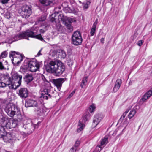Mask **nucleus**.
<instances>
[{"mask_svg": "<svg viewBox=\"0 0 152 152\" xmlns=\"http://www.w3.org/2000/svg\"><path fill=\"white\" fill-rule=\"evenodd\" d=\"M11 77L7 75L0 77V87H4L7 85L10 89H16L21 84L22 76L17 72H12Z\"/></svg>", "mask_w": 152, "mask_h": 152, "instance_id": "obj_1", "label": "nucleus"}, {"mask_svg": "<svg viewBox=\"0 0 152 152\" xmlns=\"http://www.w3.org/2000/svg\"><path fill=\"white\" fill-rule=\"evenodd\" d=\"M37 33L36 31L35 32L33 31L32 30L31 31L27 30L26 31L20 33L18 35L8 38L6 40V42L9 44H11L14 41L23 39L29 40L28 37L36 38L41 41H43V39L41 35H36Z\"/></svg>", "mask_w": 152, "mask_h": 152, "instance_id": "obj_2", "label": "nucleus"}, {"mask_svg": "<svg viewBox=\"0 0 152 152\" xmlns=\"http://www.w3.org/2000/svg\"><path fill=\"white\" fill-rule=\"evenodd\" d=\"M65 66L60 61H51L45 66L46 71L55 73L56 75H61L65 70Z\"/></svg>", "mask_w": 152, "mask_h": 152, "instance_id": "obj_3", "label": "nucleus"}, {"mask_svg": "<svg viewBox=\"0 0 152 152\" xmlns=\"http://www.w3.org/2000/svg\"><path fill=\"white\" fill-rule=\"evenodd\" d=\"M23 56L19 54L18 53L12 51L10 54V57L12 63L15 64H18L22 61Z\"/></svg>", "mask_w": 152, "mask_h": 152, "instance_id": "obj_4", "label": "nucleus"}, {"mask_svg": "<svg viewBox=\"0 0 152 152\" xmlns=\"http://www.w3.org/2000/svg\"><path fill=\"white\" fill-rule=\"evenodd\" d=\"M18 110L16 106L12 103L7 104L5 108L6 112L10 117L13 116L17 111Z\"/></svg>", "mask_w": 152, "mask_h": 152, "instance_id": "obj_5", "label": "nucleus"}, {"mask_svg": "<svg viewBox=\"0 0 152 152\" xmlns=\"http://www.w3.org/2000/svg\"><path fill=\"white\" fill-rule=\"evenodd\" d=\"M73 44L75 45H78L80 44L82 41V39L80 32L76 31L74 32L72 36Z\"/></svg>", "mask_w": 152, "mask_h": 152, "instance_id": "obj_6", "label": "nucleus"}, {"mask_svg": "<svg viewBox=\"0 0 152 152\" xmlns=\"http://www.w3.org/2000/svg\"><path fill=\"white\" fill-rule=\"evenodd\" d=\"M2 138L6 142H13L17 139V136L14 133H6Z\"/></svg>", "mask_w": 152, "mask_h": 152, "instance_id": "obj_7", "label": "nucleus"}, {"mask_svg": "<svg viewBox=\"0 0 152 152\" xmlns=\"http://www.w3.org/2000/svg\"><path fill=\"white\" fill-rule=\"evenodd\" d=\"M31 13V9L28 6L25 5L22 7L20 11V14L23 18H27L30 16Z\"/></svg>", "mask_w": 152, "mask_h": 152, "instance_id": "obj_8", "label": "nucleus"}, {"mask_svg": "<svg viewBox=\"0 0 152 152\" xmlns=\"http://www.w3.org/2000/svg\"><path fill=\"white\" fill-rule=\"evenodd\" d=\"M39 67V64L37 61H31L28 63V69L32 72H36Z\"/></svg>", "mask_w": 152, "mask_h": 152, "instance_id": "obj_9", "label": "nucleus"}, {"mask_svg": "<svg viewBox=\"0 0 152 152\" xmlns=\"http://www.w3.org/2000/svg\"><path fill=\"white\" fill-rule=\"evenodd\" d=\"M88 119L87 116H85L84 115L82 118V120H80L77 129L78 132H80L84 128L85 126L84 123Z\"/></svg>", "mask_w": 152, "mask_h": 152, "instance_id": "obj_10", "label": "nucleus"}, {"mask_svg": "<svg viewBox=\"0 0 152 152\" xmlns=\"http://www.w3.org/2000/svg\"><path fill=\"white\" fill-rule=\"evenodd\" d=\"M103 118V115L101 114H96L93 120L92 126L93 127H96L100 122Z\"/></svg>", "mask_w": 152, "mask_h": 152, "instance_id": "obj_11", "label": "nucleus"}, {"mask_svg": "<svg viewBox=\"0 0 152 152\" xmlns=\"http://www.w3.org/2000/svg\"><path fill=\"white\" fill-rule=\"evenodd\" d=\"M25 106L26 107H32L36 108L38 107V104L36 101L29 99L26 102Z\"/></svg>", "mask_w": 152, "mask_h": 152, "instance_id": "obj_12", "label": "nucleus"}, {"mask_svg": "<svg viewBox=\"0 0 152 152\" xmlns=\"http://www.w3.org/2000/svg\"><path fill=\"white\" fill-rule=\"evenodd\" d=\"M18 94L21 98H26L28 95V91L26 88H21L19 91Z\"/></svg>", "mask_w": 152, "mask_h": 152, "instance_id": "obj_13", "label": "nucleus"}, {"mask_svg": "<svg viewBox=\"0 0 152 152\" xmlns=\"http://www.w3.org/2000/svg\"><path fill=\"white\" fill-rule=\"evenodd\" d=\"M73 21L72 19L68 18L65 21V25L66 28L69 31V32L73 30V27L71 25V23Z\"/></svg>", "mask_w": 152, "mask_h": 152, "instance_id": "obj_14", "label": "nucleus"}, {"mask_svg": "<svg viewBox=\"0 0 152 152\" xmlns=\"http://www.w3.org/2000/svg\"><path fill=\"white\" fill-rule=\"evenodd\" d=\"M53 81L54 84L56 86L57 88L59 90L62 86V83L64 82V79L61 78L53 79Z\"/></svg>", "mask_w": 152, "mask_h": 152, "instance_id": "obj_15", "label": "nucleus"}, {"mask_svg": "<svg viewBox=\"0 0 152 152\" xmlns=\"http://www.w3.org/2000/svg\"><path fill=\"white\" fill-rule=\"evenodd\" d=\"M122 83L121 80L120 79H118L116 80L113 89L114 93L116 92L119 89Z\"/></svg>", "mask_w": 152, "mask_h": 152, "instance_id": "obj_16", "label": "nucleus"}, {"mask_svg": "<svg viewBox=\"0 0 152 152\" xmlns=\"http://www.w3.org/2000/svg\"><path fill=\"white\" fill-rule=\"evenodd\" d=\"M35 113L39 116H43L45 115V110L44 109L39 107L38 106L35 108L34 109Z\"/></svg>", "mask_w": 152, "mask_h": 152, "instance_id": "obj_17", "label": "nucleus"}, {"mask_svg": "<svg viewBox=\"0 0 152 152\" xmlns=\"http://www.w3.org/2000/svg\"><path fill=\"white\" fill-rule=\"evenodd\" d=\"M108 142V138L107 137H105L101 141L100 145H98L97 147L102 149Z\"/></svg>", "mask_w": 152, "mask_h": 152, "instance_id": "obj_18", "label": "nucleus"}, {"mask_svg": "<svg viewBox=\"0 0 152 152\" xmlns=\"http://www.w3.org/2000/svg\"><path fill=\"white\" fill-rule=\"evenodd\" d=\"M152 95V91H148L141 99L140 101L143 102H145L148 98Z\"/></svg>", "mask_w": 152, "mask_h": 152, "instance_id": "obj_19", "label": "nucleus"}, {"mask_svg": "<svg viewBox=\"0 0 152 152\" xmlns=\"http://www.w3.org/2000/svg\"><path fill=\"white\" fill-rule=\"evenodd\" d=\"M41 97H42L45 99H47L48 97H51V96L50 94H49V92L47 89H44L43 91L42 92Z\"/></svg>", "mask_w": 152, "mask_h": 152, "instance_id": "obj_20", "label": "nucleus"}, {"mask_svg": "<svg viewBox=\"0 0 152 152\" xmlns=\"http://www.w3.org/2000/svg\"><path fill=\"white\" fill-rule=\"evenodd\" d=\"M97 20H96L93 24L92 27L90 31V35L91 36H93L96 31V28L97 24Z\"/></svg>", "mask_w": 152, "mask_h": 152, "instance_id": "obj_21", "label": "nucleus"}, {"mask_svg": "<svg viewBox=\"0 0 152 152\" xmlns=\"http://www.w3.org/2000/svg\"><path fill=\"white\" fill-rule=\"evenodd\" d=\"M40 2L44 6H48L52 3V0H39Z\"/></svg>", "mask_w": 152, "mask_h": 152, "instance_id": "obj_22", "label": "nucleus"}, {"mask_svg": "<svg viewBox=\"0 0 152 152\" xmlns=\"http://www.w3.org/2000/svg\"><path fill=\"white\" fill-rule=\"evenodd\" d=\"M33 79L31 74H27L25 76V81L28 83L31 81Z\"/></svg>", "mask_w": 152, "mask_h": 152, "instance_id": "obj_23", "label": "nucleus"}, {"mask_svg": "<svg viewBox=\"0 0 152 152\" xmlns=\"http://www.w3.org/2000/svg\"><path fill=\"white\" fill-rule=\"evenodd\" d=\"M10 120H5L3 122V125L7 128V129H11Z\"/></svg>", "mask_w": 152, "mask_h": 152, "instance_id": "obj_24", "label": "nucleus"}, {"mask_svg": "<svg viewBox=\"0 0 152 152\" xmlns=\"http://www.w3.org/2000/svg\"><path fill=\"white\" fill-rule=\"evenodd\" d=\"M6 133L4 127L0 126V138H2Z\"/></svg>", "mask_w": 152, "mask_h": 152, "instance_id": "obj_25", "label": "nucleus"}, {"mask_svg": "<svg viewBox=\"0 0 152 152\" xmlns=\"http://www.w3.org/2000/svg\"><path fill=\"white\" fill-rule=\"evenodd\" d=\"M10 120V126H11V128H14L18 124V121H17L16 120Z\"/></svg>", "mask_w": 152, "mask_h": 152, "instance_id": "obj_26", "label": "nucleus"}, {"mask_svg": "<svg viewBox=\"0 0 152 152\" xmlns=\"http://www.w3.org/2000/svg\"><path fill=\"white\" fill-rule=\"evenodd\" d=\"M58 53V58H64L66 56L65 52L62 50H59Z\"/></svg>", "mask_w": 152, "mask_h": 152, "instance_id": "obj_27", "label": "nucleus"}, {"mask_svg": "<svg viewBox=\"0 0 152 152\" xmlns=\"http://www.w3.org/2000/svg\"><path fill=\"white\" fill-rule=\"evenodd\" d=\"M136 113L135 111L134 110H131L128 115V118L130 119L133 118L135 115Z\"/></svg>", "mask_w": 152, "mask_h": 152, "instance_id": "obj_28", "label": "nucleus"}, {"mask_svg": "<svg viewBox=\"0 0 152 152\" xmlns=\"http://www.w3.org/2000/svg\"><path fill=\"white\" fill-rule=\"evenodd\" d=\"M95 108L96 107L94 104H93L90 105L89 108L90 112L91 113L93 112L94 111H95Z\"/></svg>", "mask_w": 152, "mask_h": 152, "instance_id": "obj_29", "label": "nucleus"}, {"mask_svg": "<svg viewBox=\"0 0 152 152\" xmlns=\"http://www.w3.org/2000/svg\"><path fill=\"white\" fill-rule=\"evenodd\" d=\"M52 56L53 57H58V52L56 50H54L52 52Z\"/></svg>", "mask_w": 152, "mask_h": 152, "instance_id": "obj_30", "label": "nucleus"}, {"mask_svg": "<svg viewBox=\"0 0 152 152\" xmlns=\"http://www.w3.org/2000/svg\"><path fill=\"white\" fill-rule=\"evenodd\" d=\"M64 10L66 12H71L72 11L68 7H64Z\"/></svg>", "mask_w": 152, "mask_h": 152, "instance_id": "obj_31", "label": "nucleus"}, {"mask_svg": "<svg viewBox=\"0 0 152 152\" xmlns=\"http://www.w3.org/2000/svg\"><path fill=\"white\" fill-rule=\"evenodd\" d=\"M7 55V53L6 51H4L2 53L1 56H0V59L1 58L6 57Z\"/></svg>", "mask_w": 152, "mask_h": 152, "instance_id": "obj_32", "label": "nucleus"}, {"mask_svg": "<svg viewBox=\"0 0 152 152\" xmlns=\"http://www.w3.org/2000/svg\"><path fill=\"white\" fill-rule=\"evenodd\" d=\"M140 107L139 104H136L135 105L134 107H133L132 110H134L135 111L136 113L137 110L140 109Z\"/></svg>", "mask_w": 152, "mask_h": 152, "instance_id": "obj_33", "label": "nucleus"}, {"mask_svg": "<svg viewBox=\"0 0 152 152\" xmlns=\"http://www.w3.org/2000/svg\"><path fill=\"white\" fill-rule=\"evenodd\" d=\"M126 115V113H123L120 118L119 120V121L120 122L121 120H123V119H127L126 118H125Z\"/></svg>", "mask_w": 152, "mask_h": 152, "instance_id": "obj_34", "label": "nucleus"}, {"mask_svg": "<svg viewBox=\"0 0 152 152\" xmlns=\"http://www.w3.org/2000/svg\"><path fill=\"white\" fill-rule=\"evenodd\" d=\"M76 148L75 146H73L69 151V152H75Z\"/></svg>", "mask_w": 152, "mask_h": 152, "instance_id": "obj_35", "label": "nucleus"}, {"mask_svg": "<svg viewBox=\"0 0 152 152\" xmlns=\"http://www.w3.org/2000/svg\"><path fill=\"white\" fill-rule=\"evenodd\" d=\"M123 124H127V119H124L120 121Z\"/></svg>", "mask_w": 152, "mask_h": 152, "instance_id": "obj_36", "label": "nucleus"}, {"mask_svg": "<svg viewBox=\"0 0 152 152\" xmlns=\"http://www.w3.org/2000/svg\"><path fill=\"white\" fill-rule=\"evenodd\" d=\"M80 143V141L78 140H77L75 142V145L74 146H75V147H78Z\"/></svg>", "mask_w": 152, "mask_h": 152, "instance_id": "obj_37", "label": "nucleus"}, {"mask_svg": "<svg viewBox=\"0 0 152 152\" xmlns=\"http://www.w3.org/2000/svg\"><path fill=\"white\" fill-rule=\"evenodd\" d=\"M143 42L142 40H140L137 42V45L139 46H140L142 45L143 43Z\"/></svg>", "mask_w": 152, "mask_h": 152, "instance_id": "obj_38", "label": "nucleus"}, {"mask_svg": "<svg viewBox=\"0 0 152 152\" xmlns=\"http://www.w3.org/2000/svg\"><path fill=\"white\" fill-rule=\"evenodd\" d=\"M86 83H85V82L82 81V83L81 84V86L82 88H83L84 86H86Z\"/></svg>", "mask_w": 152, "mask_h": 152, "instance_id": "obj_39", "label": "nucleus"}, {"mask_svg": "<svg viewBox=\"0 0 152 152\" xmlns=\"http://www.w3.org/2000/svg\"><path fill=\"white\" fill-rule=\"evenodd\" d=\"M75 91H73L72 92H71L70 94L69 95L68 97L69 98H71L73 96V94L75 93Z\"/></svg>", "mask_w": 152, "mask_h": 152, "instance_id": "obj_40", "label": "nucleus"}, {"mask_svg": "<svg viewBox=\"0 0 152 152\" xmlns=\"http://www.w3.org/2000/svg\"><path fill=\"white\" fill-rule=\"evenodd\" d=\"M88 77H84L83 80L82 81L85 82V83H87V82Z\"/></svg>", "mask_w": 152, "mask_h": 152, "instance_id": "obj_41", "label": "nucleus"}, {"mask_svg": "<svg viewBox=\"0 0 152 152\" xmlns=\"http://www.w3.org/2000/svg\"><path fill=\"white\" fill-rule=\"evenodd\" d=\"M42 50V48H41V50L39 51L38 52L37 55L38 56L41 55H42V54L41 53V51Z\"/></svg>", "mask_w": 152, "mask_h": 152, "instance_id": "obj_42", "label": "nucleus"}, {"mask_svg": "<svg viewBox=\"0 0 152 152\" xmlns=\"http://www.w3.org/2000/svg\"><path fill=\"white\" fill-rule=\"evenodd\" d=\"M4 68V66L2 64L1 62H0V69H2Z\"/></svg>", "mask_w": 152, "mask_h": 152, "instance_id": "obj_43", "label": "nucleus"}, {"mask_svg": "<svg viewBox=\"0 0 152 152\" xmlns=\"http://www.w3.org/2000/svg\"><path fill=\"white\" fill-rule=\"evenodd\" d=\"M88 8V5L87 4H85L84 5L83 8L85 9H87Z\"/></svg>", "mask_w": 152, "mask_h": 152, "instance_id": "obj_44", "label": "nucleus"}, {"mask_svg": "<svg viewBox=\"0 0 152 152\" xmlns=\"http://www.w3.org/2000/svg\"><path fill=\"white\" fill-rule=\"evenodd\" d=\"M104 39L103 38H102L101 39L100 42L102 43L103 44L104 43Z\"/></svg>", "mask_w": 152, "mask_h": 152, "instance_id": "obj_45", "label": "nucleus"}, {"mask_svg": "<svg viewBox=\"0 0 152 152\" xmlns=\"http://www.w3.org/2000/svg\"><path fill=\"white\" fill-rule=\"evenodd\" d=\"M45 18H46L45 17H43V19H40L39 20V21H44L45 20Z\"/></svg>", "mask_w": 152, "mask_h": 152, "instance_id": "obj_46", "label": "nucleus"}, {"mask_svg": "<svg viewBox=\"0 0 152 152\" xmlns=\"http://www.w3.org/2000/svg\"><path fill=\"white\" fill-rule=\"evenodd\" d=\"M40 33H43L44 32H45V31L43 29H41L40 30Z\"/></svg>", "mask_w": 152, "mask_h": 152, "instance_id": "obj_47", "label": "nucleus"}, {"mask_svg": "<svg viewBox=\"0 0 152 152\" xmlns=\"http://www.w3.org/2000/svg\"><path fill=\"white\" fill-rule=\"evenodd\" d=\"M71 64H69V66H70V65H72V64H73V62L72 61H71Z\"/></svg>", "mask_w": 152, "mask_h": 152, "instance_id": "obj_48", "label": "nucleus"}, {"mask_svg": "<svg viewBox=\"0 0 152 152\" xmlns=\"http://www.w3.org/2000/svg\"><path fill=\"white\" fill-rule=\"evenodd\" d=\"M128 111L126 110V111H125V112L124 113H126V115L127 113H128Z\"/></svg>", "mask_w": 152, "mask_h": 152, "instance_id": "obj_49", "label": "nucleus"}, {"mask_svg": "<svg viewBox=\"0 0 152 152\" xmlns=\"http://www.w3.org/2000/svg\"><path fill=\"white\" fill-rule=\"evenodd\" d=\"M55 20V19L54 18H52V19H51V20L52 21H53Z\"/></svg>", "mask_w": 152, "mask_h": 152, "instance_id": "obj_50", "label": "nucleus"}, {"mask_svg": "<svg viewBox=\"0 0 152 152\" xmlns=\"http://www.w3.org/2000/svg\"><path fill=\"white\" fill-rule=\"evenodd\" d=\"M10 15H8L7 16L6 18H10Z\"/></svg>", "mask_w": 152, "mask_h": 152, "instance_id": "obj_51", "label": "nucleus"}, {"mask_svg": "<svg viewBox=\"0 0 152 152\" xmlns=\"http://www.w3.org/2000/svg\"><path fill=\"white\" fill-rule=\"evenodd\" d=\"M23 71L25 72L26 70L25 69H22Z\"/></svg>", "mask_w": 152, "mask_h": 152, "instance_id": "obj_52", "label": "nucleus"}, {"mask_svg": "<svg viewBox=\"0 0 152 152\" xmlns=\"http://www.w3.org/2000/svg\"><path fill=\"white\" fill-rule=\"evenodd\" d=\"M34 126H35L34 127H35L36 126H37V125H34Z\"/></svg>", "mask_w": 152, "mask_h": 152, "instance_id": "obj_53", "label": "nucleus"}, {"mask_svg": "<svg viewBox=\"0 0 152 152\" xmlns=\"http://www.w3.org/2000/svg\"><path fill=\"white\" fill-rule=\"evenodd\" d=\"M8 14H9V13H7V14H6V15H8Z\"/></svg>", "mask_w": 152, "mask_h": 152, "instance_id": "obj_54", "label": "nucleus"}]
</instances>
